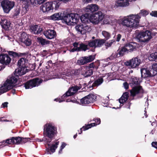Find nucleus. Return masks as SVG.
Returning a JSON list of instances; mask_svg holds the SVG:
<instances>
[{
  "mask_svg": "<svg viewBox=\"0 0 157 157\" xmlns=\"http://www.w3.org/2000/svg\"><path fill=\"white\" fill-rule=\"evenodd\" d=\"M43 134L46 137L47 142L50 143L54 139L57 133V128L49 123L44 126Z\"/></svg>",
  "mask_w": 157,
  "mask_h": 157,
  "instance_id": "nucleus-2",
  "label": "nucleus"
},
{
  "mask_svg": "<svg viewBox=\"0 0 157 157\" xmlns=\"http://www.w3.org/2000/svg\"><path fill=\"white\" fill-rule=\"evenodd\" d=\"M103 80L102 78L100 77L94 81L92 84L91 86H89L88 87L90 90H92L93 87L98 86L101 84L103 82Z\"/></svg>",
  "mask_w": 157,
  "mask_h": 157,
  "instance_id": "nucleus-25",
  "label": "nucleus"
},
{
  "mask_svg": "<svg viewBox=\"0 0 157 157\" xmlns=\"http://www.w3.org/2000/svg\"><path fill=\"white\" fill-rule=\"evenodd\" d=\"M102 35L105 37V40H106V41L109 39V38L110 37V34L107 31H103L102 32Z\"/></svg>",
  "mask_w": 157,
  "mask_h": 157,
  "instance_id": "nucleus-40",
  "label": "nucleus"
},
{
  "mask_svg": "<svg viewBox=\"0 0 157 157\" xmlns=\"http://www.w3.org/2000/svg\"><path fill=\"white\" fill-rule=\"evenodd\" d=\"M62 20H63L67 24H71L72 23H77L79 20V17L77 13H68L62 16Z\"/></svg>",
  "mask_w": 157,
  "mask_h": 157,
  "instance_id": "nucleus-6",
  "label": "nucleus"
},
{
  "mask_svg": "<svg viewBox=\"0 0 157 157\" xmlns=\"http://www.w3.org/2000/svg\"><path fill=\"white\" fill-rule=\"evenodd\" d=\"M119 57V56L117 53L115 52V53H113L109 58L110 60H112L114 59H115L116 58Z\"/></svg>",
  "mask_w": 157,
  "mask_h": 157,
  "instance_id": "nucleus-46",
  "label": "nucleus"
},
{
  "mask_svg": "<svg viewBox=\"0 0 157 157\" xmlns=\"http://www.w3.org/2000/svg\"><path fill=\"white\" fill-rule=\"evenodd\" d=\"M65 73L64 75L67 76H70L71 75V72L70 70H67V72H64Z\"/></svg>",
  "mask_w": 157,
  "mask_h": 157,
  "instance_id": "nucleus-58",
  "label": "nucleus"
},
{
  "mask_svg": "<svg viewBox=\"0 0 157 157\" xmlns=\"http://www.w3.org/2000/svg\"><path fill=\"white\" fill-rule=\"evenodd\" d=\"M61 1H61V0H55L54 1L52 2L53 4L55 5L56 9H57L59 7V6L60 4V2Z\"/></svg>",
  "mask_w": 157,
  "mask_h": 157,
  "instance_id": "nucleus-48",
  "label": "nucleus"
},
{
  "mask_svg": "<svg viewBox=\"0 0 157 157\" xmlns=\"http://www.w3.org/2000/svg\"><path fill=\"white\" fill-rule=\"evenodd\" d=\"M90 103H93L97 100V96L93 94H90L87 95Z\"/></svg>",
  "mask_w": 157,
  "mask_h": 157,
  "instance_id": "nucleus-28",
  "label": "nucleus"
},
{
  "mask_svg": "<svg viewBox=\"0 0 157 157\" xmlns=\"http://www.w3.org/2000/svg\"><path fill=\"white\" fill-rule=\"evenodd\" d=\"M44 35L49 39H54L56 36V33L54 30L48 29L43 32Z\"/></svg>",
  "mask_w": 157,
  "mask_h": 157,
  "instance_id": "nucleus-21",
  "label": "nucleus"
},
{
  "mask_svg": "<svg viewBox=\"0 0 157 157\" xmlns=\"http://www.w3.org/2000/svg\"><path fill=\"white\" fill-rule=\"evenodd\" d=\"M15 2L9 0H3L1 2V6L4 12L6 13H9L15 5Z\"/></svg>",
  "mask_w": 157,
  "mask_h": 157,
  "instance_id": "nucleus-8",
  "label": "nucleus"
},
{
  "mask_svg": "<svg viewBox=\"0 0 157 157\" xmlns=\"http://www.w3.org/2000/svg\"><path fill=\"white\" fill-rule=\"evenodd\" d=\"M148 60L151 61H157V52L151 53L148 57Z\"/></svg>",
  "mask_w": 157,
  "mask_h": 157,
  "instance_id": "nucleus-33",
  "label": "nucleus"
},
{
  "mask_svg": "<svg viewBox=\"0 0 157 157\" xmlns=\"http://www.w3.org/2000/svg\"><path fill=\"white\" fill-rule=\"evenodd\" d=\"M93 62L94 63L95 68L96 69H98L100 64L99 61L98 60H97L95 62Z\"/></svg>",
  "mask_w": 157,
  "mask_h": 157,
  "instance_id": "nucleus-54",
  "label": "nucleus"
},
{
  "mask_svg": "<svg viewBox=\"0 0 157 157\" xmlns=\"http://www.w3.org/2000/svg\"><path fill=\"white\" fill-rule=\"evenodd\" d=\"M52 20L56 21L62 20V19L61 13H56L51 16Z\"/></svg>",
  "mask_w": 157,
  "mask_h": 157,
  "instance_id": "nucleus-31",
  "label": "nucleus"
},
{
  "mask_svg": "<svg viewBox=\"0 0 157 157\" xmlns=\"http://www.w3.org/2000/svg\"><path fill=\"white\" fill-rule=\"evenodd\" d=\"M75 29L78 33L82 35L90 32L91 30L90 27L86 24L77 25L75 27Z\"/></svg>",
  "mask_w": 157,
  "mask_h": 157,
  "instance_id": "nucleus-12",
  "label": "nucleus"
},
{
  "mask_svg": "<svg viewBox=\"0 0 157 157\" xmlns=\"http://www.w3.org/2000/svg\"><path fill=\"white\" fill-rule=\"evenodd\" d=\"M123 104L125 108L129 109H130V106L131 103L130 101H127L124 102Z\"/></svg>",
  "mask_w": 157,
  "mask_h": 157,
  "instance_id": "nucleus-51",
  "label": "nucleus"
},
{
  "mask_svg": "<svg viewBox=\"0 0 157 157\" xmlns=\"http://www.w3.org/2000/svg\"><path fill=\"white\" fill-rule=\"evenodd\" d=\"M46 0H33V2H30V3L31 4H33L34 3L36 4L37 3L38 4L40 5L43 3Z\"/></svg>",
  "mask_w": 157,
  "mask_h": 157,
  "instance_id": "nucleus-49",
  "label": "nucleus"
},
{
  "mask_svg": "<svg viewBox=\"0 0 157 157\" xmlns=\"http://www.w3.org/2000/svg\"><path fill=\"white\" fill-rule=\"evenodd\" d=\"M21 9L19 6L17 7L16 8L14 9V12L13 17H17L20 13Z\"/></svg>",
  "mask_w": 157,
  "mask_h": 157,
  "instance_id": "nucleus-43",
  "label": "nucleus"
},
{
  "mask_svg": "<svg viewBox=\"0 0 157 157\" xmlns=\"http://www.w3.org/2000/svg\"><path fill=\"white\" fill-rule=\"evenodd\" d=\"M28 53L27 52L25 53H18V57H21V56H25L28 55Z\"/></svg>",
  "mask_w": 157,
  "mask_h": 157,
  "instance_id": "nucleus-59",
  "label": "nucleus"
},
{
  "mask_svg": "<svg viewBox=\"0 0 157 157\" xmlns=\"http://www.w3.org/2000/svg\"><path fill=\"white\" fill-rule=\"evenodd\" d=\"M96 54L84 56L80 57L77 60V64L79 65H83L93 61L95 58Z\"/></svg>",
  "mask_w": 157,
  "mask_h": 157,
  "instance_id": "nucleus-10",
  "label": "nucleus"
},
{
  "mask_svg": "<svg viewBox=\"0 0 157 157\" xmlns=\"http://www.w3.org/2000/svg\"><path fill=\"white\" fill-rule=\"evenodd\" d=\"M89 100H88L87 96H85L81 99L80 100L79 104L83 106H86L90 104Z\"/></svg>",
  "mask_w": 157,
  "mask_h": 157,
  "instance_id": "nucleus-30",
  "label": "nucleus"
},
{
  "mask_svg": "<svg viewBox=\"0 0 157 157\" xmlns=\"http://www.w3.org/2000/svg\"><path fill=\"white\" fill-rule=\"evenodd\" d=\"M95 41L96 48L101 47L106 42L105 39H96Z\"/></svg>",
  "mask_w": 157,
  "mask_h": 157,
  "instance_id": "nucleus-29",
  "label": "nucleus"
},
{
  "mask_svg": "<svg viewBox=\"0 0 157 157\" xmlns=\"http://www.w3.org/2000/svg\"><path fill=\"white\" fill-rule=\"evenodd\" d=\"M127 51L125 49V48L124 46L122 47L120 50L118 49L117 51L118 54L119 56V57L120 56H122L124 55V53Z\"/></svg>",
  "mask_w": 157,
  "mask_h": 157,
  "instance_id": "nucleus-38",
  "label": "nucleus"
},
{
  "mask_svg": "<svg viewBox=\"0 0 157 157\" xmlns=\"http://www.w3.org/2000/svg\"><path fill=\"white\" fill-rule=\"evenodd\" d=\"M98 9V6L97 5L91 4L88 5L85 8V10L90 16H93V15L94 14L93 13L97 11Z\"/></svg>",
  "mask_w": 157,
  "mask_h": 157,
  "instance_id": "nucleus-18",
  "label": "nucleus"
},
{
  "mask_svg": "<svg viewBox=\"0 0 157 157\" xmlns=\"http://www.w3.org/2000/svg\"><path fill=\"white\" fill-rule=\"evenodd\" d=\"M141 63V60L137 57L132 58L129 61H127L124 63L126 66H129L131 68H134L138 67Z\"/></svg>",
  "mask_w": 157,
  "mask_h": 157,
  "instance_id": "nucleus-14",
  "label": "nucleus"
},
{
  "mask_svg": "<svg viewBox=\"0 0 157 157\" xmlns=\"http://www.w3.org/2000/svg\"><path fill=\"white\" fill-rule=\"evenodd\" d=\"M11 58L9 54L2 53L0 54V63L3 65H8L10 63Z\"/></svg>",
  "mask_w": 157,
  "mask_h": 157,
  "instance_id": "nucleus-16",
  "label": "nucleus"
},
{
  "mask_svg": "<svg viewBox=\"0 0 157 157\" xmlns=\"http://www.w3.org/2000/svg\"><path fill=\"white\" fill-rule=\"evenodd\" d=\"M92 125L91 124H85V125L82 127V128L80 129V132H79L78 134H80L82 132V129L83 131H86L89 128H92Z\"/></svg>",
  "mask_w": 157,
  "mask_h": 157,
  "instance_id": "nucleus-37",
  "label": "nucleus"
},
{
  "mask_svg": "<svg viewBox=\"0 0 157 157\" xmlns=\"http://www.w3.org/2000/svg\"><path fill=\"white\" fill-rule=\"evenodd\" d=\"M78 16L79 19H80L81 21L85 24L89 22V21L93 24H98L100 21L102 20L104 18V15L102 12L100 11L95 13L93 16H90V14L86 12L81 17Z\"/></svg>",
  "mask_w": 157,
  "mask_h": 157,
  "instance_id": "nucleus-1",
  "label": "nucleus"
},
{
  "mask_svg": "<svg viewBox=\"0 0 157 157\" xmlns=\"http://www.w3.org/2000/svg\"><path fill=\"white\" fill-rule=\"evenodd\" d=\"M136 38L140 42H147L152 38L151 32L147 30L145 32H140L137 35Z\"/></svg>",
  "mask_w": 157,
  "mask_h": 157,
  "instance_id": "nucleus-7",
  "label": "nucleus"
},
{
  "mask_svg": "<svg viewBox=\"0 0 157 157\" xmlns=\"http://www.w3.org/2000/svg\"><path fill=\"white\" fill-rule=\"evenodd\" d=\"M123 85L124 88L126 89H128V88L129 85L127 82H124L123 84Z\"/></svg>",
  "mask_w": 157,
  "mask_h": 157,
  "instance_id": "nucleus-60",
  "label": "nucleus"
},
{
  "mask_svg": "<svg viewBox=\"0 0 157 157\" xmlns=\"http://www.w3.org/2000/svg\"><path fill=\"white\" fill-rule=\"evenodd\" d=\"M9 56H12L13 57H18V53L13 52V51H9L8 52Z\"/></svg>",
  "mask_w": 157,
  "mask_h": 157,
  "instance_id": "nucleus-45",
  "label": "nucleus"
},
{
  "mask_svg": "<svg viewBox=\"0 0 157 157\" xmlns=\"http://www.w3.org/2000/svg\"><path fill=\"white\" fill-rule=\"evenodd\" d=\"M151 145L152 147L157 149V142H153Z\"/></svg>",
  "mask_w": 157,
  "mask_h": 157,
  "instance_id": "nucleus-62",
  "label": "nucleus"
},
{
  "mask_svg": "<svg viewBox=\"0 0 157 157\" xmlns=\"http://www.w3.org/2000/svg\"><path fill=\"white\" fill-rule=\"evenodd\" d=\"M79 47L78 48L79 51H85L86 50H89V48L88 47V45H86L83 43L80 44Z\"/></svg>",
  "mask_w": 157,
  "mask_h": 157,
  "instance_id": "nucleus-35",
  "label": "nucleus"
},
{
  "mask_svg": "<svg viewBox=\"0 0 157 157\" xmlns=\"http://www.w3.org/2000/svg\"><path fill=\"white\" fill-rule=\"evenodd\" d=\"M78 48H75L74 47L73 48L71 49V52H74L75 51L79 52Z\"/></svg>",
  "mask_w": 157,
  "mask_h": 157,
  "instance_id": "nucleus-64",
  "label": "nucleus"
},
{
  "mask_svg": "<svg viewBox=\"0 0 157 157\" xmlns=\"http://www.w3.org/2000/svg\"><path fill=\"white\" fill-rule=\"evenodd\" d=\"M115 42V41L114 40H112L109 42H107L105 44V45L108 47H110L112 45L113 43Z\"/></svg>",
  "mask_w": 157,
  "mask_h": 157,
  "instance_id": "nucleus-52",
  "label": "nucleus"
},
{
  "mask_svg": "<svg viewBox=\"0 0 157 157\" xmlns=\"http://www.w3.org/2000/svg\"><path fill=\"white\" fill-rule=\"evenodd\" d=\"M141 73L142 77L146 78L147 77H153L156 75L153 68L150 71L147 68H143L141 69Z\"/></svg>",
  "mask_w": 157,
  "mask_h": 157,
  "instance_id": "nucleus-15",
  "label": "nucleus"
},
{
  "mask_svg": "<svg viewBox=\"0 0 157 157\" xmlns=\"http://www.w3.org/2000/svg\"><path fill=\"white\" fill-rule=\"evenodd\" d=\"M37 39L38 42L42 46L49 44L51 42V41L47 40L46 39H44L41 37H38Z\"/></svg>",
  "mask_w": 157,
  "mask_h": 157,
  "instance_id": "nucleus-26",
  "label": "nucleus"
},
{
  "mask_svg": "<svg viewBox=\"0 0 157 157\" xmlns=\"http://www.w3.org/2000/svg\"><path fill=\"white\" fill-rule=\"evenodd\" d=\"M131 79V82L130 85L132 86V89L130 90L131 96L134 97L137 94H143L144 90L142 86L140 85L138 86L139 84V78L136 77H132Z\"/></svg>",
  "mask_w": 157,
  "mask_h": 157,
  "instance_id": "nucleus-4",
  "label": "nucleus"
},
{
  "mask_svg": "<svg viewBox=\"0 0 157 157\" xmlns=\"http://www.w3.org/2000/svg\"><path fill=\"white\" fill-rule=\"evenodd\" d=\"M88 67L89 68H95L94 63L93 62L92 63L90 64L88 66Z\"/></svg>",
  "mask_w": 157,
  "mask_h": 157,
  "instance_id": "nucleus-61",
  "label": "nucleus"
},
{
  "mask_svg": "<svg viewBox=\"0 0 157 157\" xmlns=\"http://www.w3.org/2000/svg\"><path fill=\"white\" fill-rule=\"evenodd\" d=\"M29 38V36L25 33H23L21 34L20 40L21 41H24L25 40H27Z\"/></svg>",
  "mask_w": 157,
  "mask_h": 157,
  "instance_id": "nucleus-39",
  "label": "nucleus"
},
{
  "mask_svg": "<svg viewBox=\"0 0 157 157\" xmlns=\"http://www.w3.org/2000/svg\"><path fill=\"white\" fill-rule=\"evenodd\" d=\"M26 59L25 58H22L18 60L17 62V65L19 67L17 70V72L19 73V75H24L26 73L27 70V67L25 64Z\"/></svg>",
  "mask_w": 157,
  "mask_h": 157,
  "instance_id": "nucleus-11",
  "label": "nucleus"
},
{
  "mask_svg": "<svg viewBox=\"0 0 157 157\" xmlns=\"http://www.w3.org/2000/svg\"><path fill=\"white\" fill-rule=\"evenodd\" d=\"M72 89L74 90L75 93L79 90H80L82 86L80 84H79L78 86H72Z\"/></svg>",
  "mask_w": 157,
  "mask_h": 157,
  "instance_id": "nucleus-50",
  "label": "nucleus"
},
{
  "mask_svg": "<svg viewBox=\"0 0 157 157\" xmlns=\"http://www.w3.org/2000/svg\"><path fill=\"white\" fill-rule=\"evenodd\" d=\"M22 42L26 46H29L32 44V41L30 38H29L27 40H25L24 41H22Z\"/></svg>",
  "mask_w": 157,
  "mask_h": 157,
  "instance_id": "nucleus-47",
  "label": "nucleus"
},
{
  "mask_svg": "<svg viewBox=\"0 0 157 157\" xmlns=\"http://www.w3.org/2000/svg\"><path fill=\"white\" fill-rule=\"evenodd\" d=\"M59 144V141L57 140L56 142L51 145L48 144V147H46V151L48 154H51L55 152Z\"/></svg>",
  "mask_w": 157,
  "mask_h": 157,
  "instance_id": "nucleus-17",
  "label": "nucleus"
},
{
  "mask_svg": "<svg viewBox=\"0 0 157 157\" xmlns=\"http://www.w3.org/2000/svg\"><path fill=\"white\" fill-rule=\"evenodd\" d=\"M72 89V87L70 88L68 91L62 96V98H65L74 95L75 93L74 90Z\"/></svg>",
  "mask_w": 157,
  "mask_h": 157,
  "instance_id": "nucleus-34",
  "label": "nucleus"
},
{
  "mask_svg": "<svg viewBox=\"0 0 157 157\" xmlns=\"http://www.w3.org/2000/svg\"><path fill=\"white\" fill-rule=\"evenodd\" d=\"M95 39L90 40L88 41V46L91 47L96 48Z\"/></svg>",
  "mask_w": 157,
  "mask_h": 157,
  "instance_id": "nucleus-42",
  "label": "nucleus"
},
{
  "mask_svg": "<svg viewBox=\"0 0 157 157\" xmlns=\"http://www.w3.org/2000/svg\"><path fill=\"white\" fill-rule=\"evenodd\" d=\"M53 4L52 2H46L40 6V9L44 12L48 13L53 10Z\"/></svg>",
  "mask_w": 157,
  "mask_h": 157,
  "instance_id": "nucleus-19",
  "label": "nucleus"
},
{
  "mask_svg": "<svg viewBox=\"0 0 157 157\" xmlns=\"http://www.w3.org/2000/svg\"><path fill=\"white\" fill-rule=\"evenodd\" d=\"M65 98H62V97H61V98H56L54 99V101H58L59 102H61L64 101H65Z\"/></svg>",
  "mask_w": 157,
  "mask_h": 157,
  "instance_id": "nucleus-56",
  "label": "nucleus"
},
{
  "mask_svg": "<svg viewBox=\"0 0 157 157\" xmlns=\"http://www.w3.org/2000/svg\"><path fill=\"white\" fill-rule=\"evenodd\" d=\"M124 47L127 51L129 52L133 51L135 48V47L132 44V43L126 44L124 45Z\"/></svg>",
  "mask_w": 157,
  "mask_h": 157,
  "instance_id": "nucleus-32",
  "label": "nucleus"
},
{
  "mask_svg": "<svg viewBox=\"0 0 157 157\" xmlns=\"http://www.w3.org/2000/svg\"><path fill=\"white\" fill-rule=\"evenodd\" d=\"M42 82V80H40L38 78H34L27 81L23 83L25 89H31L33 87L38 86Z\"/></svg>",
  "mask_w": 157,
  "mask_h": 157,
  "instance_id": "nucleus-9",
  "label": "nucleus"
},
{
  "mask_svg": "<svg viewBox=\"0 0 157 157\" xmlns=\"http://www.w3.org/2000/svg\"><path fill=\"white\" fill-rule=\"evenodd\" d=\"M66 145V144L65 143L63 142L60 147V148H61V150H62V149L65 147Z\"/></svg>",
  "mask_w": 157,
  "mask_h": 157,
  "instance_id": "nucleus-63",
  "label": "nucleus"
},
{
  "mask_svg": "<svg viewBox=\"0 0 157 157\" xmlns=\"http://www.w3.org/2000/svg\"><path fill=\"white\" fill-rule=\"evenodd\" d=\"M93 70L90 69L87 70L84 73H83V75L85 77H88L92 75L93 74Z\"/></svg>",
  "mask_w": 157,
  "mask_h": 157,
  "instance_id": "nucleus-41",
  "label": "nucleus"
},
{
  "mask_svg": "<svg viewBox=\"0 0 157 157\" xmlns=\"http://www.w3.org/2000/svg\"><path fill=\"white\" fill-rule=\"evenodd\" d=\"M28 6L25 5L24 7H23L21 9V14L22 15H23L25 14L28 10Z\"/></svg>",
  "mask_w": 157,
  "mask_h": 157,
  "instance_id": "nucleus-44",
  "label": "nucleus"
},
{
  "mask_svg": "<svg viewBox=\"0 0 157 157\" xmlns=\"http://www.w3.org/2000/svg\"><path fill=\"white\" fill-rule=\"evenodd\" d=\"M31 31L33 32L34 34H38L40 33L42 31V28L38 25H33L30 27Z\"/></svg>",
  "mask_w": 157,
  "mask_h": 157,
  "instance_id": "nucleus-23",
  "label": "nucleus"
},
{
  "mask_svg": "<svg viewBox=\"0 0 157 157\" xmlns=\"http://www.w3.org/2000/svg\"><path fill=\"white\" fill-rule=\"evenodd\" d=\"M139 14L142 16H146L148 14V13L146 10H142Z\"/></svg>",
  "mask_w": 157,
  "mask_h": 157,
  "instance_id": "nucleus-55",
  "label": "nucleus"
},
{
  "mask_svg": "<svg viewBox=\"0 0 157 157\" xmlns=\"http://www.w3.org/2000/svg\"><path fill=\"white\" fill-rule=\"evenodd\" d=\"M13 87L14 86L9 85L7 83H5L4 84V86H2L1 87V94L8 91L9 90L12 89Z\"/></svg>",
  "mask_w": 157,
  "mask_h": 157,
  "instance_id": "nucleus-24",
  "label": "nucleus"
},
{
  "mask_svg": "<svg viewBox=\"0 0 157 157\" xmlns=\"http://www.w3.org/2000/svg\"><path fill=\"white\" fill-rule=\"evenodd\" d=\"M140 17L138 14L130 15L124 17L122 21L121 24L123 25L131 28H136L139 24Z\"/></svg>",
  "mask_w": 157,
  "mask_h": 157,
  "instance_id": "nucleus-3",
  "label": "nucleus"
},
{
  "mask_svg": "<svg viewBox=\"0 0 157 157\" xmlns=\"http://www.w3.org/2000/svg\"><path fill=\"white\" fill-rule=\"evenodd\" d=\"M92 121H94L95 123H91L90 124H91L92 127L97 126L99 124L101 123V120L99 118H94L93 120H90V122H91Z\"/></svg>",
  "mask_w": 157,
  "mask_h": 157,
  "instance_id": "nucleus-36",
  "label": "nucleus"
},
{
  "mask_svg": "<svg viewBox=\"0 0 157 157\" xmlns=\"http://www.w3.org/2000/svg\"><path fill=\"white\" fill-rule=\"evenodd\" d=\"M16 70L15 73L12 74L11 76L9 77L6 80V82L9 85L14 86V87L15 85V84L17 82V80L19 79V76H21L22 75H19V73ZM20 73V72H19Z\"/></svg>",
  "mask_w": 157,
  "mask_h": 157,
  "instance_id": "nucleus-13",
  "label": "nucleus"
},
{
  "mask_svg": "<svg viewBox=\"0 0 157 157\" xmlns=\"http://www.w3.org/2000/svg\"><path fill=\"white\" fill-rule=\"evenodd\" d=\"M129 4L128 0H117L116 2L114 7L115 8L125 7Z\"/></svg>",
  "mask_w": 157,
  "mask_h": 157,
  "instance_id": "nucleus-20",
  "label": "nucleus"
},
{
  "mask_svg": "<svg viewBox=\"0 0 157 157\" xmlns=\"http://www.w3.org/2000/svg\"><path fill=\"white\" fill-rule=\"evenodd\" d=\"M128 93L126 92L124 93L121 97L119 99V102L120 104H123L124 102L127 101V100L128 98Z\"/></svg>",
  "mask_w": 157,
  "mask_h": 157,
  "instance_id": "nucleus-27",
  "label": "nucleus"
},
{
  "mask_svg": "<svg viewBox=\"0 0 157 157\" xmlns=\"http://www.w3.org/2000/svg\"><path fill=\"white\" fill-rule=\"evenodd\" d=\"M152 67L153 68L155 72H156L155 74L156 75L157 74V63H153L152 66Z\"/></svg>",
  "mask_w": 157,
  "mask_h": 157,
  "instance_id": "nucleus-53",
  "label": "nucleus"
},
{
  "mask_svg": "<svg viewBox=\"0 0 157 157\" xmlns=\"http://www.w3.org/2000/svg\"><path fill=\"white\" fill-rule=\"evenodd\" d=\"M30 138H24L23 137H12L10 138L7 139L6 140L2 141V143L5 145L9 144H25L27 142L30 141L31 140Z\"/></svg>",
  "mask_w": 157,
  "mask_h": 157,
  "instance_id": "nucleus-5",
  "label": "nucleus"
},
{
  "mask_svg": "<svg viewBox=\"0 0 157 157\" xmlns=\"http://www.w3.org/2000/svg\"><path fill=\"white\" fill-rule=\"evenodd\" d=\"M150 14L152 16L157 17V11H152Z\"/></svg>",
  "mask_w": 157,
  "mask_h": 157,
  "instance_id": "nucleus-57",
  "label": "nucleus"
},
{
  "mask_svg": "<svg viewBox=\"0 0 157 157\" xmlns=\"http://www.w3.org/2000/svg\"><path fill=\"white\" fill-rule=\"evenodd\" d=\"M0 23L3 28L7 29L10 27L11 23L5 17H3L0 19Z\"/></svg>",
  "mask_w": 157,
  "mask_h": 157,
  "instance_id": "nucleus-22",
  "label": "nucleus"
}]
</instances>
